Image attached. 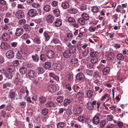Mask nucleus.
<instances>
[{
    "label": "nucleus",
    "mask_w": 128,
    "mask_h": 128,
    "mask_svg": "<svg viewBox=\"0 0 128 128\" xmlns=\"http://www.w3.org/2000/svg\"><path fill=\"white\" fill-rule=\"evenodd\" d=\"M35 72L32 70H30L28 72V76L29 77L33 78L34 76Z\"/></svg>",
    "instance_id": "obj_18"
},
{
    "label": "nucleus",
    "mask_w": 128,
    "mask_h": 128,
    "mask_svg": "<svg viewBox=\"0 0 128 128\" xmlns=\"http://www.w3.org/2000/svg\"><path fill=\"white\" fill-rule=\"evenodd\" d=\"M44 72V69L42 67H38V68L37 72L38 74H42Z\"/></svg>",
    "instance_id": "obj_35"
},
{
    "label": "nucleus",
    "mask_w": 128,
    "mask_h": 128,
    "mask_svg": "<svg viewBox=\"0 0 128 128\" xmlns=\"http://www.w3.org/2000/svg\"><path fill=\"white\" fill-rule=\"evenodd\" d=\"M82 109L80 107H78L74 110V113L76 115H77L80 114L82 112Z\"/></svg>",
    "instance_id": "obj_19"
},
{
    "label": "nucleus",
    "mask_w": 128,
    "mask_h": 128,
    "mask_svg": "<svg viewBox=\"0 0 128 128\" xmlns=\"http://www.w3.org/2000/svg\"><path fill=\"white\" fill-rule=\"evenodd\" d=\"M2 39L4 40L7 41L10 38L9 34L7 33H4L2 35Z\"/></svg>",
    "instance_id": "obj_10"
},
{
    "label": "nucleus",
    "mask_w": 128,
    "mask_h": 128,
    "mask_svg": "<svg viewBox=\"0 0 128 128\" xmlns=\"http://www.w3.org/2000/svg\"><path fill=\"white\" fill-rule=\"evenodd\" d=\"M16 57L18 59H20L22 58V56L20 52L18 51L17 52L16 54Z\"/></svg>",
    "instance_id": "obj_54"
},
{
    "label": "nucleus",
    "mask_w": 128,
    "mask_h": 128,
    "mask_svg": "<svg viewBox=\"0 0 128 128\" xmlns=\"http://www.w3.org/2000/svg\"><path fill=\"white\" fill-rule=\"evenodd\" d=\"M34 42L36 43L39 44L40 42V40L39 38L36 37L34 39Z\"/></svg>",
    "instance_id": "obj_43"
},
{
    "label": "nucleus",
    "mask_w": 128,
    "mask_h": 128,
    "mask_svg": "<svg viewBox=\"0 0 128 128\" xmlns=\"http://www.w3.org/2000/svg\"><path fill=\"white\" fill-rule=\"evenodd\" d=\"M79 120L82 122H84L85 120V118L82 116H80L78 118Z\"/></svg>",
    "instance_id": "obj_53"
},
{
    "label": "nucleus",
    "mask_w": 128,
    "mask_h": 128,
    "mask_svg": "<svg viewBox=\"0 0 128 128\" xmlns=\"http://www.w3.org/2000/svg\"><path fill=\"white\" fill-rule=\"evenodd\" d=\"M68 20L69 22H74L75 21V20L71 17H69L68 19Z\"/></svg>",
    "instance_id": "obj_55"
},
{
    "label": "nucleus",
    "mask_w": 128,
    "mask_h": 128,
    "mask_svg": "<svg viewBox=\"0 0 128 128\" xmlns=\"http://www.w3.org/2000/svg\"><path fill=\"white\" fill-rule=\"evenodd\" d=\"M47 89L50 92H53L56 91V88L54 86L51 84L48 86Z\"/></svg>",
    "instance_id": "obj_9"
},
{
    "label": "nucleus",
    "mask_w": 128,
    "mask_h": 128,
    "mask_svg": "<svg viewBox=\"0 0 128 128\" xmlns=\"http://www.w3.org/2000/svg\"><path fill=\"white\" fill-rule=\"evenodd\" d=\"M78 60L76 58H74L70 60V62L72 64H74L78 62Z\"/></svg>",
    "instance_id": "obj_58"
},
{
    "label": "nucleus",
    "mask_w": 128,
    "mask_h": 128,
    "mask_svg": "<svg viewBox=\"0 0 128 128\" xmlns=\"http://www.w3.org/2000/svg\"><path fill=\"white\" fill-rule=\"evenodd\" d=\"M6 56L9 59H11L13 58L14 56V52L12 50L8 51L6 53Z\"/></svg>",
    "instance_id": "obj_2"
},
{
    "label": "nucleus",
    "mask_w": 128,
    "mask_h": 128,
    "mask_svg": "<svg viewBox=\"0 0 128 128\" xmlns=\"http://www.w3.org/2000/svg\"><path fill=\"white\" fill-rule=\"evenodd\" d=\"M32 58L34 62H38L39 60V57L36 54H35V55H32Z\"/></svg>",
    "instance_id": "obj_28"
},
{
    "label": "nucleus",
    "mask_w": 128,
    "mask_h": 128,
    "mask_svg": "<svg viewBox=\"0 0 128 128\" xmlns=\"http://www.w3.org/2000/svg\"><path fill=\"white\" fill-rule=\"evenodd\" d=\"M62 24V22L61 20L58 19H57L53 23L54 25L56 27H58L60 26Z\"/></svg>",
    "instance_id": "obj_11"
},
{
    "label": "nucleus",
    "mask_w": 128,
    "mask_h": 128,
    "mask_svg": "<svg viewBox=\"0 0 128 128\" xmlns=\"http://www.w3.org/2000/svg\"><path fill=\"white\" fill-rule=\"evenodd\" d=\"M114 55L112 52H110L108 55L107 58L108 60H112L114 58Z\"/></svg>",
    "instance_id": "obj_15"
},
{
    "label": "nucleus",
    "mask_w": 128,
    "mask_h": 128,
    "mask_svg": "<svg viewBox=\"0 0 128 128\" xmlns=\"http://www.w3.org/2000/svg\"><path fill=\"white\" fill-rule=\"evenodd\" d=\"M68 80L69 82H71L72 80L73 76L71 74H69L67 76Z\"/></svg>",
    "instance_id": "obj_56"
},
{
    "label": "nucleus",
    "mask_w": 128,
    "mask_h": 128,
    "mask_svg": "<svg viewBox=\"0 0 128 128\" xmlns=\"http://www.w3.org/2000/svg\"><path fill=\"white\" fill-rule=\"evenodd\" d=\"M100 121V119L98 116H95L92 119V122L93 123L96 124H98Z\"/></svg>",
    "instance_id": "obj_6"
},
{
    "label": "nucleus",
    "mask_w": 128,
    "mask_h": 128,
    "mask_svg": "<svg viewBox=\"0 0 128 128\" xmlns=\"http://www.w3.org/2000/svg\"><path fill=\"white\" fill-rule=\"evenodd\" d=\"M70 100L68 99H66L64 101V106H67L70 103Z\"/></svg>",
    "instance_id": "obj_31"
},
{
    "label": "nucleus",
    "mask_w": 128,
    "mask_h": 128,
    "mask_svg": "<svg viewBox=\"0 0 128 128\" xmlns=\"http://www.w3.org/2000/svg\"><path fill=\"white\" fill-rule=\"evenodd\" d=\"M13 64L14 66H18L19 65V63L18 60H16L13 61Z\"/></svg>",
    "instance_id": "obj_59"
},
{
    "label": "nucleus",
    "mask_w": 128,
    "mask_h": 128,
    "mask_svg": "<svg viewBox=\"0 0 128 128\" xmlns=\"http://www.w3.org/2000/svg\"><path fill=\"white\" fill-rule=\"evenodd\" d=\"M46 20L47 22L49 23H52L54 20L53 16L50 15H49L46 17Z\"/></svg>",
    "instance_id": "obj_7"
},
{
    "label": "nucleus",
    "mask_w": 128,
    "mask_h": 128,
    "mask_svg": "<svg viewBox=\"0 0 128 128\" xmlns=\"http://www.w3.org/2000/svg\"><path fill=\"white\" fill-rule=\"evenodd\" d=\"M25 20L22 19L18 21V23L22 25L24 24L26 22Z\"/></svg>",
    "instance_id": "obj_47"
},
{
    "label": "nucleus",
    "mask_w": 128,
    "mask_h": 128,
    "mask_svg": "<svg viewBox=\"0 0 128 128\" xmlns=\"http://www.w3.org/2000/svg\"><path fill=\"white\" fill-rule=\"evenodd\" d=\"M34 21L37 24L40 23L42 21V18H38L35 19Z\"/></svg>",
    "instance_id": "obj_57"
},
{
    "label": "nucleus",
    "mask_w": 128,
    "mask_h": 128,
    "mask_svg": "<svg viewBox=\"0 0 128 128\" xmlns=\"http://www.w3.org/2000/svg\"><path fill=\"white\" fill-rule=\"evenodd\" d=\"M64 126V123L62 122H59L57 124L58 128H63Z\"/></svg>",
    "instance_id": "obj_37"
},
{
    "label": "nucleus",
    "mask_w": 128,
    "mask_h": 128,
    "mask_svg": "<svg viewBox=\"0 0 128 128\" xmlns=\"http://www.w3.org/2000/svg\"><path fill=\"white\" fill-rule=\"evenodd\" d=\"M113 116L112 115H108L106 116V119L109 121L112 120L113 118Z\"/></svg>",
    "instance_id": "obj_51"
},
{
    "label": "nucleus",
    "mask_w": 128,
    "mask_h": 128,
    "mask_svg": "<svg viewBox=\"0 0 128 128\" xmlns=\"http://www.w3.org/2000/svg\"><path fill=\"white\" fill-rule=\"evenodd\" d=\"M82 17L83 19L86 20H88L89 18L88 15L85 13H83L82 14Z\"/></svg>",
    "instance_id": "obj_27"
},
{
    "label": "nucleus",
    "mask_w": 128,
    "mask_h": 128,
    "mask_svg": "<svg viewBox=\"0 0 128 128\" xmlns=\"http://www.w3.org/2000/svg\"><path fill=\"white\" fill-rule=\"evenodd\" d=\"M98 53L96 52H92L90 54V56L92 58H98Z\"/></svg>",
    "instance_id": "obj_21"
},
{
    "label": "nucleus",
    "mask_w": 128,
    "mask_h": 128,
    "mask_svg": "<svg viewBox=\"0 0 128 128\" xmlns=\"http://www.w3.org/2000/svg\"><path fill=\"white\" fill-rule=\"evenodd\" d=\"M16 32L15 33V35L18 36H20L23 33V29L21 28H18L16 29Z\"/></svg>",
    "instance_id": "obj_4"
},
{
    "label": "nucleus",
    "mask_w": 128,
    "mask_h": 128,
    "mask_svg": "<svg viewBox=\"0 0 128 128\" xmlns=\"http://www.w3.org/2000/svg\"><path fill=\"white\" fill-rule=\"evenodd\" d=\"M15 15L17 18L20 19L23 17L24 14L23 12L21 10H19L16 12Z\"/></svg>",
    "instance_id": "obj_5"
},
{
    "label": "nucleus",
    "mask_w": 128,
    "mask_h": 128,
    "mask_svg": "<svg viewBox=\"0 0 128 128\" xmlns=\"http://www.w3.org/2000/svg\"><path fill=\"white\" fill-rule=\"evenodd\" d=\"M62 6L63 8H68L69 7L68 3L66 2H64L62 4Z\"/></svg>",
    "instance_id": "obj_32"
},
{
    "label": "nucleus",
    "mask_w": 128,
    "mask_h": 128,
    "mask_svg": "<svg viewBox=\"0 0 128 128\" xmlns=\"http://www.w3.org/2000/svg\"><path fill=\"white\" fill-rule=\"evenodd\" d=\"M43 34L45 37L46 40V41H48L50 38V36L46 32H44Z\"/></svg>",
    "instance_id": "obj_38"
},
{
    "label": "nucleus",
    "mask_w": 128,
    "mask_h": 128,
    "mask_svg": "<svg viewBox=\"0 0 128 128\" xmlns=\"http://www.w3.org/2000/svg\"><path fill=\"white\" fill-rule=\"evenodd\" d=\"M63 100V98L61 96H58L56 99L57 101L59 103H61L62 102Z\"/></svg>",
    "instance_id": "obj_46"
},
{
    "label": "nucleus",
    "mask_w": 128,
    "mask_h": 128,
    "mask_svg": "<svg viewBox=\"0 0 128 128\" xmlns=\"http://www.w3.org/2000/svg\"><path fill=\"white\" fill-rule=\"evenodd\" d=\"M61 39L64 42L67 41L68 39V38H66V37L64 36H60Z\"/></svg>",
    "instance_id": "obj_60"
},
{
    "label": "nucleus",
    "mask_w": 128,
    "mask_h": 128,
    "mask_svg": "<svg viewBox=\"0 0 128 128\" xmlns=\"http://www.w3.org/2000/svg\"><path fill=\"white\" fill-rule=\"evenodd\" d=\"M76 78L79 80H82L84 78V76L82 73L78 74L76 76Z\"/></svg>",
    "instance_id": "obj_12"
},
{
    "label": "nucleus",
    "mask_w": 128,
    "mask_h": 128,
    "mask_svg": "<svg viewBox=\"0 0 128 128\" xmlns=\"http://www.w3.org/2000/svg\"><path fill=\"white\" fill-rule=\"evenodd\" d=\"M40 59L41 60L43 61H45L46 59V58L45 55L44 54H41L40 56Z\"/></svg>",
    "instance_id": "obj_49"
},
{
    "label": "nucleus",
    "mask_w": 128,
    "mask_h": 128,
    "mask_svg": "<svg viewBox=\"0 0 128 128\" xmlns=\"http://www.w3.org/2000/svg\"><path fill=\"white\" fill-rule=\"evenodd\" d=\"M32 6L33 7L37 8H39L40 6V5L38 4H36L35 3H33L32 4Z\"/></svg>",
    "instance_id": "obj_64"
},
{
    "label": "nucleus",
    "mask_w": 128,
    "mask_h": 128,
    "mask_svg": "<svg viewBox=\"0 0 128 128\" xmlns=\"http://www.w3.org/2000/svg\"><path fill=\"white\" fill-rule=\"evenodd\" d=\"M0 47L1 48L4 50L7 49L8 47V44L4 42H2L1 43Z\"/></svg>",
    "instance_id": "obj_25"
},
{
    "label": "nucleus",
    "mask_w": 128,
    "mask_h": 128,
    "mask_svg": "<svg viewBox=\"0 0 128 128\" xmlns=\"http://www.w3.org/2000/svg\"><path fill=\"white\" fill-rule=\"evenodd\" d=\"M51 42L55 44L59 43L60 42V40L57 38H54L52 40Z\"/></svg>",
    "instance_id": "obj_44"
},
{
    "label": "nucleus",
    "mask_w": 128,
    "mask_h": 128,
    "mask_svg": "<svg viewBox=\"0 0 128 128\" xmlns=\"http://www.w3.org/2000/svg\"><path fill=\"white\" fill-rule=\"evenodd\" d=\"M15 93L14 92L10 91L9 92V96L10 98L13 99L14 97Z\"/></svg>",
    "instance_id": "obj_34"
},
{
    "label": "nucleus",
    "mask_w": 128,
    "mask_h": 128,
    "mask_svg": "<svg viewBox=\"0 0 128 128\" xmlns=\"http://www.w3.org/2000/svg\"><path fill=\"white\" fill-rule=\"evenodd\" d=\"M20 72L22 74L26 73L27 72V68L25 67H22L20 69Z\"/></svg>",
    "instance_id": "obj_22"
},
{
    "label": "nucleus",
    "mask_w": 128,
    "mask_h": 128,
    "mask_svg": "<svg viewBox=\"0 0 128 128\" xmlns=\"http://www.w3.org/2000/svg\"><path fill=\"white\" fill-rule=\"evenodd\" d=\"M77 12V10L76 8H71L70 10V14H76Z\"/></svg>",
    "instance_id": "obj_50"
},
{
    "label": "nucleus",
    "mask_w": 128,
    "mask_h": 128,
    "mask_svg": "<svg viewBox=\"0 0 128 128\" xmlns=\"http://www.w3.org/2000/svg\"><path fill=\"white\" fill-rule=\"evenodd\" d=\"M93 94V92L92 90H89L87 91L86 96L88 98H90L92 97Z\"/></svg>",
    "instance_id": "obj_23"
},
{
    "label": "nucleus",
    "mask_w": 128,
    "mask_h": 128,
    "mask_svg": "<svg viewBox=\"0 0 128 128\" xmlns=\"http://www.w3.org/2000/svg\"><path fill=\"white\" fill-rule=\"evenodd\" d=\"M14 66L13 65H11L8 67V70L10 72H12L14 71Z\"/></svg>",
    "instance_id": "obj_30"
},
{
    "label": "nucleus",
    "mask_w": 128,
    "mask_h": 128,
    "mask_svg": "<svg viewBox=\"0 0 128 128\" xmlns=\"http://www.w3.org/2000/svg\"><path fill=\"white\" fill-rule=\"evenodd\" d=\"M110 72V69L108 67H106L102 70V72L104 75L108 74Z\"/></svg>",
    "instance_id": "obj_13"
},
{
    "label": "nucleus",
    "mask_w": 128,
    "mask_h": 128,
    "mask_svg": "<svg viewBox=\"0 0 128 128\" xmlns=\"http://www.w3.org/2000/svg\"><path fill=\"white\" fill-rule=\"evenodd\" d=\"M39 100L40 102L42 103H44L46 101L45 98L43 96H41L39 98Z\"/></svg>",
    "instance_id": "obj_36"
},
{
    "label": "nucleus",
    "mask_w": 128,
    "mask_h": 128,
    "mask_svg": "<svg viewBox=\"0 0 128 128\" xmlns=\"http://www.w3.org/2000/svg\"><path fill=\"white\" fill-rule=\"evenodd\" d=\"M38 96L35 95L32 96V99L33 102H35L36 104H37L38 102Z\"/></svg>",
    "instance_id": "obj_29"
},
{
    "label": "nucleus",
    "mask_w": 128,
    "mask_h": 128,
    "mask_svg": "<svg viewBox=\"0 0 128 128\" xmlns=\"http://www.w3.org/2000/svg\"><path fill=\"white\" fill-rule=\"evenodd\" d=\"M116 58L119 60H122L124 59V57L122 54H117Z\"/></svg>",
    "instance_id": "obj_42"
},
{
    "label": "nucleus",
    "mask_w": 128,
    "mask_h": 128,
    "mask_svg": "<svg viewBox=\"0 0 128 128\" xmlns=\"http://www.w3.org/2000/svg\"><path fill=\"white\" fill-rule=\"evenodd\" d=\"M67 36L68 38L71 39L72 37L73 36L72 34L68 33L67 34Z\"/></svg>",
    "instance_id": "obj_63"
},
{
    "label": "nucleus",
    "mask_w": 128,
    "mask_h": 128,
    "mask_svg": "<svg viewBox=\"0 0 128 128\" xmlns=\"http://www.w3.org/2000/svg\"><path fill=\"white\" fill-rule=\"evenodd\" d=\"M98 60V58H92L90 59L91 62L92 64H95L96 63Z\"/></svg>",
    "instance_id": "obj_41"
},
{
    "label": "nucleus",
    "mask_w": 128,
    "mask_h": 128,
    "mask_svg": "<svg viewBox=\"0 0 128 128\" xmlns=\"http://www.w3.org/2000/svg\"><path fill=\"white\" fill-rule=\"evenodd\" d=\"M78 21L82 25H84L85 24V21L82 18H78Z\"/></svg>",
    "instance_id": "obj_45"
},
{
    "label": "nucleus",
    "mask_w": 128,
    "mask_h": 128,
    "mask_svg": "<svg viewBox=\"0 0 128 128\" xmlns=\"http://www.w3.org/2000/svg\"><path fill=\"white\" fill-rule=\"evenodd\" d=\"M29 16L31 17H33L35 16L37 14L36 10L34 9H31L28 12Z\"/></svg>",
    "instance_id": "obj_3"
},
{
    "label": "nucleus",
    "mask_w": 128,
    "mask_h": 128,
    "mask_svg": "<svg viewBox=\"0 0 128 128\" xmlns=\"http://www.w3.org/2000/svg\"><path fill=\"white\" fill-rule=\"evenodd\" d=\"M51 66V64L49 62H45L44 64V67L46 69L50 68Z\"/></svg>",
    "instance_id": "obj_40"
},
{
    "label": "nucleus",
    "mask_w": 128,
    "mask_h": 128,
    "mask_svg": "<svg viewBox=\"0 0 128 128\" xmlns=\"http://www.w3.org/2000/svg\"><path fill=\"white\" fill-rule=\"evenodd\" d=\"M105 121L104 120H102L101 122L100 126L101 127H102L105 125Z\"/></svg>",
    "instance_id": "obj_61"
},
{
    "label": "nucleus",
    "mask_w": 128,
    "mask_h": 128,
    "mask_svg": "<svg viewBox=\"0 0 128 128\" xmlns=\"http://www.w3.org/2000/svg\"><path fill=\"white\" fill-rule=\"evenodd\" d=\"M46 107H52L55 105V103L52 101L48 102L45 104Z\"/></svg>",
    "instance_id": "obj_17"
},
{
    "label": "nucleus",
    "mask_w": 128,
    "mask_h": 128,
    "mask_svg": "<svg viewBox=\"0 0 128 128\" xmlns=\"http://www.w3.org/2000/svg\"><path fill=\"white\" fill-rule=\"evenodd\" d=\"M20 76L19 74H17L16 77L15 82L16 84H18L19 82H21Z\"/></svg>",
    "instance_id": "obj_14"
},
{
    "label": "nucleus",
    "mask_w": 128,
    "mask_h": 128,
    "mask_svg": "<svg viewBox=\"0 0 128 128\" xmlns=\"http://www.w3.org/2000/svg\"><path fill=\"white\" fill-rule=\"evenodd\" d=\"M53 14L56 16L57 17L60 16V12L58 9L56 8L53 10Z\"/></svg>",
    "instance_id": "obj_20"
},
{
    "label": "nucleus",
    "mask_w": 128,
    "mask_h": 128,
    "mask_svg": "<svg viewBox=\"0 0 128 128\" xmlns=\"http://www.w3.org/2000/svg\"><path fill=\"white\" fill-rule=\"evenodd\" d=\"M87 108L89 110H92L94 108V106L90 102H88L87 104Z\"/></svg>",
    "instance_id": "obj_26"
},
{
    "label": "nucleus",
    "mask_w": 128,
    "mask_h": 128,
    "mask_svg": "<svg viewBox=\"0 0 128 128\" xmlns=\"http://www.w3.org/2000/svg\"><path fill=\"white\" fill-rule=\"evenodd\" d=\"M76 96L78 99H80L84 97V94L82 92H78L76 94Z\"/></svg>",
    "instance_id": "obj_16"
},
{
    "label": "nucleus",
    "mask_w": 128,
    "mask_h": 128,
    "mask_svg": "<svg viewBox=\"0 0 128 128\" xmlns=\"http://www.w3.org/2000/svg\"><path fill=\"white\" fill-rule=\"evenodd\" d=\"M49 76L50 78H52V79H53V80H55L56 81H58L59 80L58 78L52 73H50Z\"/></svg>",
    "instance_id": "obj_24"
},
{
    "label": "nucleus",
    "mask_w": 128,
    "mask_h": 128,
    "mask_svg": "<svg viewBox=\"0 0 128 128\" xmlns=\"http://www.w3.org/2000/svg\"><path fill=\"white\" fill-rule=\"evenodd\" d=\"M94 83L98 85H101L102 83L101 82L99 81L98 80H96L94 81Z\"/></svg>",
    "instance_id": "obj_62"
},
{
    "label": "nucleus",
    "mask_w": 128,
    "mask_h": 128,
    "mask_svg": "<svg viewBox=\"0 0 128 128\" xmlns=\"http://www.w3.org/2000/svg\"><path fill=\"white\" fill-rule=\"evenodd\" d=\"M64 56L66 58H69L71 55V52L70 50H65L63 53Z\"/></svg>",
    "instance_id": "obj_8"
},
{
    "label": "nucleus",
    "mask_w": 128,
    "mask_h": 128,
    "mask_svg": "<svg viewBox=\"0 0 128 128\" xmlns=\"http://www.w3.org/2000/svg\"><path fill=\"white\" fill-rule=\"evenodd\" d=\"M100 74L98 72H95L93 74V77L95 78H98L100 77Z\"/></svg>",
    "instance_id": "obj_33"
},
{
    "label": "nucleus",
    "mask_w": 128,
    "mask_h": 128,
    "mask_svg": "<svg viewBox=\"0 0 128 128\" xmlns=\"http://www.w3.org/2000/svg\"><path fill=\"white\" fill-rule=\"evenodd\" d=\"M13 76V74L11 73H7L6 74V77L8 79L12 78Z\"/></svg>",
    "instance_id": "obj_39"
},
{
    "label": "nucleus",
    "mask_w": 128,
    "mask_h": 128,
    "mask_svg": "<svg viewBox=\"0 0 128 128\" xmlns=\"http://www.w3.org/2000/svg\"><path fill=\"white\" fill-rule=\"evenodd\" d=\"M11 86V84L9 82H6L3 85V88H6L8 87H10Z\"/></svg>",
    "instance_id": "obj_48"
},
{
    "label": "nucleus",
    "mask_w": 128,
    "mask_h": 128,
    "mask_svg": "<svg viewBox=\"0 0 128 128\" xmlns=\"http://www.w3.org/2000/svg\"><path fill=\"white\" fill-rule=\"evenodd\" d=\"M46 54L49 58H51L54 57V54L53 51L51 50H48L46 51Z\"/></svg>",
    "instance_id": "obj_1"
},
{
    "label": "nucleus",
    "mask_w": 128,
    "mask_h": 128,
    "mask_svg": "<svg viewBox=\"0 0 128 128\" xmlns=\"http://www.w3.org/2000/svg\"><path fill=\"white\" fill-rule=\"evenodd\" d=\"M48 110L46 108L44 109L42 111V113L43 115H45L48 113Z\"/></svg>",
    "instance_id": "obj_52"
}]
</instances>
